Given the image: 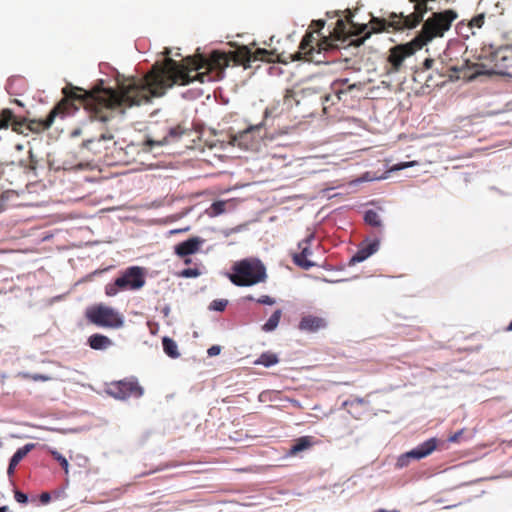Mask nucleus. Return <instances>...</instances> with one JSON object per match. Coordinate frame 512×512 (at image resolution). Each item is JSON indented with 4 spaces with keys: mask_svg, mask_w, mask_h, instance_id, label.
Masks as SVG:
<instances>
[{
    "mask_svg": "<svg viewBox=\"0 0 512 512\" xmlns=\"http://www.w3.org/2000/svg\"><path fill=\"white\" fill-rule=\"evenodd\" d=\"M14 498L20 504H27L29 501V496L27 493L22 492L18 489L14 491Z\"/></svg>",
    "mask_w": 512,
    "mask_h": 512,
    "instance_id": "38",
    "label": "nucleus"
},
{
    "mask_svg": "<svg viewBox=\"0 0 512 512\" xmlns=\"http://www.w3.org/2000/svg\"><path fill=\"white\" fill-rule=\"evenodd\" d=\"M35 201L32 184L24 189H7L0 194V213L9 206L32 205Z\"/></svg>",
    "mask_w": 512,
    "mask_h": 512,
    "instance_id": "10",
    "label": "nucleus"
},
{
    "mask_svg": "<svg viewBox=\"0 0 512 512\" xmlns=\"http://www.w3.org/2000/svg\"><path fill=\"white\" fill-rule=\"evenodd\" d=\"M106 392L115 399L126 400L129 397L140 398L144 390L136 377H130L111 382L107 385Z\"/></svg>",
    "mask_w": 512,
    "mask_h": 512,
    "instance_id": "9",
    "label": "nucleus"
},
{
    "mask_svg": "<svg viewBox=\"0 0 512 512\" xmlns=\"http://www.w3.org/2000/svg\"><path fill=\"white\" fill-rule=\"evenodd\" d=\"M270 115H271V111L267 108V109L264 111L263 121H262L258 126H256V128L266 126V121L268 120V118L270 117Z\"/></svg>",
    "mask_w": 512,
    "mask_h": 512,
    "instance_id": "47",
    "label": "nucleus"
},
{
    "mask_svg": "<svg viewBox=\"0 0 512 512\" xmlns=\"http://www.w3.org/2000/svg\"><path fill=\"white\" fill-rule=\"evenodd\" d=\"M506 331H512V320L510 321L509 325L507 326Z\"/></svg>",
    "mask_w": 512,
    "mask_h": 512,
    "instance_id": "64",
    "label": "nucleus"
},
{
    "mask_svg": "<svg viewBox=\"0 0 512 512\" xmlns=\"http://www.w3.org/2000/svg\"><path fill=\"white\" fill-rule=\"evenodd\" d=\"M228 305L226 299H215L209 304V309L212 311L222 312Z\"/></svg>",
    "mask_w": 512,
    "mask_h": 512,
    "instance_id": "31",
    "label": "nucleus"
},
{
    "mask_svg": "<svg viewBox=\"0 0 512 512\" xmlns=\"http://www.w3.org/2000/svg\"><path fill=\"white\" fill-rule=\"evenodd\" d=\"M256 302L258 304H262V305H274L275 304V299L269 295H262L261 297L257 298L256 299Z\"/></svg>",
    "mask_w": 512,
    "mask_h": 512,
    "instance_id": "39",
    "label": "nucleus"
},
{
    "mask_svg": "<svg viewBox=\"0 0 512 512\" xmlns=\"http://www.w3.org/2000/svg\"><path fill=\"white\" fill-rule=\"evenodd\" d=\"M412 454L411 451H407L403 454H401L398 459H397V462H396V467L397 468H404V467H407L410 463V461L413 459L414 460V456L413 455H410Z\"/></svg>",
    "mask_w": 512,
    "mask_h": 512,
    "instance_id": "29",
    "label": "nucleus"
},
{
    "mask_svg": "<svg viewBox=\"0 0 512 512\" xmlns=\"http://www.w3.org/2000/svg\"><path fill=\"white\" fill-rule=\"evenodd\" d=\"M84 129L81 128V127H78V128H75L71 131L70 133V138L73 140L77 137H79L80 135L84 134Z\"/></svg>",
    "mask_w": 512,
    "mask_h": 512,
    "instance_id": "44",
    "label": "nucleus"
},
{
    "mask_svg": "<svg viewBox=\"0 0 512 512\" xmlns=\"http://www.w3.org/2000/svg\"><path fill=\"white\" fill-rule=\"evenodd\" d=\"M205 242V239L199 236L190 237L174 246V253L183 258L195 254L202 244Z\"/></svg>",
    "mask_w": 512,
    "mask_h": 512,
    "instance_id": "14",
    "label": "nucleus"
},
{
    "mask_svg": "<svg viewBox=\"0 0 512 512\" xmlns=\"http://www.w3.org/2000/svg\"><path fill=\"white\" fill-rule=\"evenodd\" d=\"M357 88V84H349L348 78H340L333 81L328 88V93L330 96L335 95L337 98H334L333 104H337L340 101H346V95L348 92Z\"/></svg>",
    "mask_w": 512,
    "mask_h": 512,
    "instance_id": "13",
    "label": "nucleus"
},
{
    "mask_svg": "<svg viewBox=\"0 0 512 512\" xmlns=\"http://www.w3.org/2000/svg\"><path fill=\"white\" fill-rule=\"evenodd\" d=\"M162 54L167 59L168 67L159 68L140 79H131L121 87L119 92L112 87H106L103 79L96 81L93 92L66 81V117L74 115L80 106H83L91 117L102 125L98 137H87L82 140L81 149L96 152L100 150L101 142L113 140V132L117 127L111 121L116 112L123 115L125 108L150 103L152 98L163 96L167 89L178 82L187 85L194 80L204 83L224 78L225 68L218 69L215 76L199 72L207 64L205 57L200 60L186 58L188 62V72H186L180 63L170 57V48H164Z\"/></svg>",
    "mask_w": 512,
    "mask_h": 512,
    "instance_id": "1",
    "label": "nucleus"
},
{
    "mask_svg": "<svg viewBox=\"0 0 512 512\" xmlns=\"http://www.w3.org/2000/svg\"><path fill=\"white\" fill-rule=\"evenodd\" d=\"M491 59L497 69V74L508 75L505 70L512 67V50L509 47L506 45L498 47L492 52Z\"/></svg>",
    "mask_w": 512,
    "mask_h": 512,
    "instance_id": "12",
    "label": "nucleus"
},
{
    "mask_svg": "<svg viewBox=\"0 0 512 512\" xmlns=\"http://www.w3.org/2000/svg\"><path fill=\"white\" fill-rule=\"evenodd\" d=\"M429 0H410L411 3H414L415 11L410 15L402 14V26L406 29L415 28L420 22L423 21L424 15L427 13L429 8L427 7V2Z\"/></svg>",
    "mask_w": 512,
    "mask_h": 512,
    "instance_id": "11",
    "label": "nucleus"
},
{
    "mask_svg": "<svg viewBox=\"0 0 512 512\" xmlns=\"http://www.w3.org/2000/svg\"><path fill=\"white\" fill-rule=\"evenodd\" d=\"M220 352H221V346H219V345H212L207 350V354L209 357L217 356L220 354Z\"/></svg>",
    "mask_w": 512,
    "mask_h": 512,
    "instance_id": "43",
    "label": "nucleus"
},
{
    "mask_svg": "<svg viewBox=\"0 0 512 512\" xmlns=\"http://www.w3.org/2000/svg\"><path fill=\"white\" fill-rule=\"evenodd\" d=\"M281 316L282 310L276 309L268 318V320L262 325V331L266 333L273 332L278 327Z\"/></svg>",
    "mask_w": 512,
    "mask_h": 512,
    "instance_id": "23",
    "label": "nucleus"
},
{
    "mask_svg": "<svg viewBox=\"0 0 512 512\" xmlns=\"http://www.w3.org/2000/svg\"><path fill=\"white\" fill-rule=\"evenodd\" d=\"M146 283V269L140 266L126 268L113 282L105 286V294L109 297L117 295L120 291L139 290Z\"/></svg>",
    "mask_w": 512,
    "mask_h": 512,
    "instance_id": "6",
    "label": "nucleus"
},
{
    "mask_svg": "<svg viewBox=\"0 0 512 512\" xmlns=\"http://www.w3.org/2000/svg\"><path fill=\"white\" fill-rule=\"evenodd\" d=\"M56 116H59L60 118L64 117V96L58 101L56 106L51 109L45 118L38 120L39 127L42 130L49 129L53 124Z\"/></svg>",
    "mask_w": 512,
    "mask_h": 512,
    "instance_id": "19",
    "label": "nucleus"
},
{
    "mask_svg": "<svg viewBox=\"0 0 512 512\" xmlns=\"http://www.w3.org/2000/svg\"><path fill=\"white\" fill-rule=\"evenodd\" d=\"M178 275L182 278H196L201 275V271L197 267H188L181 270Z\"/></svg>",
    "mask_w": 512,
    "mask_h": 512,
    "instance_id": "30",
    "label": "nucleus"
},
{
    "mask_svg": "<svg viewBox=\"0 0 512 512\" xmlns=\"http://www.w3.org/2000/svg\"><path fill=\"white\" fill-rule=\"evenodd\" d=\"M99 71L100 73L105 75L118 74L117 70L106 62L99 63Z\"/></svg>",
    "mask_w": 512,
    "mask_h": 512,
    "instance_id": "34",
    "label": "nucleus"
},
{
    "mask_svg": "<svg viewBox=\"0 0 512 512\" xmlns=\"http://www.w3.org/2000/svg\"><path fill=\"white\" fill-rule=\"evenodd\" d=\"M314 239V234L313 233H310L305 239H303L302 241H300L299 243H302V244H305V245H310L311 241Z\"/></svg>",
    "mask_w": 512,
    "mask_h": 512,
    "instance_id": "54",
    "label": "nucleus"
},
{
    "mask_svg": "<svg viewBox=\"0 0 512 512\" xmlns=\"http://www.w3.org/2000/svg\"><path fill=\"white\" fill-rule=\"evenodd\" d=\"M489 71L484 64L471 62L469 59H463L457 64L447 67L443 75L447 76L452 82L463 79L467 82L474 81L477 77L488 75Z\"/></svg>",
    "mask_w": 512,
    "mask_h": 512,
    "instance_id": "8",
    "label": "nucleus"
},
{
    "mask_svg": "<svg viewBox=\"0 0 512 512\" xmlns=\"http://www.w3.org/2000/svg\"><path fill=\"white\" fill-rule=\"evenodd\" d=\"M312 445V437L302 436L295 440L290 448V453L295 455L301 451L308 449Z\"/></svg>",
    "mask_w": 512,
    "mask_h": 512,
    "instance_id": "24",
    "label": "nucleus"
},
{
    "mask_svg": "<svg viewBox=\"0 0 512 512\" xmlns=\"http://www.w3.org/2000/svg\"><path fill=\"white\" fill-rule=\"evenodd\" d=\"M162 347H163L164 353L168 357H170L172 359H177L180 356V353L178 351V345H177L176 341H174L172 338H170L168 336H164L162 338Z\"/></svg>",
    "mask_w": 512,
    "mask_h": 512,
    "instance_id": "21",
    "label": "nucleus"
},
{
    "mask_svg": "<svg viewBox=\"0 0 512 512\" xmlns=\"http://www.w3.org/2000/svg\"><path fill=\"white\" fill-rule=\"evenodd\" d=\"M48 166H49V171H54V172H57L62 168L60 165H55V163L50 160L48 161Z\"/></svg>",
    "mask_w": 512,
    "mask_h": 512,
    "instance_id": "52",
    "label": "nucleus"
},
{
    "mask_svg": "<svg viewBox=\"0 0 512 512\" xmlns=\"http://www.w3.org/2000/svg\"><path fill=\"white\" fill-rule=\"evenodd\" d=\"M168 143H169V140H167V138H163L160 141H155V140H153L151 138H148V139H146L144 144H145L146 147H148L149 150H151L155 146H163V145H166Z\"/></svg>",
    "mask_w": 512,
    "mask_h": 512,
    "instance_id": "37",
    "label": "nucleus"
},
{
    "mask_svg": "<svg viewBox=\"0 0 512 512\" xmlns=\"http://www.w3.org/2000/svg\"><path fill=\"white\" fill-rule=\"evenodd\" d=\"M334 98L337 96H330L325 87H295L286 90L283 104L288 109L297 108L298 112L306 117L316 115L319 110L327 114L328 108L334 105Z\"/></svg>",
    "mask_w": 512,
    "mask_h": 512,
    "instance_id": "3",
    "label": "nucleus"
},
{
    "mask_svg": "<svg viewBox=\"0 0 512 512\" xmlns=\"http://www.w3.org/2000/svg\"><path fill=\"white\" fill-rule=\"evenodd\" d=\"M54 457L58 461L59 465L64 468V455L59 452H54Z\"/></svg>",
    "mask_w": 512,
    "mask_h": 512,
    "instance_id": "51",
    "label": "nucleus"
},
{
    "mask_svg": "<svg viewBox=\"0 0 512 512\" xmlns=\"http://www.w3.org/2000/svg\"><path fill=\"white\" fill-rule=\"evenodd\" d=\"M462 434H463V429H461V430H459V431L455 432L453 435H451V436L448 438V441H449V442H453V443H454V442H458V441H459V439H460V437L462 436Z\"/></svg>",
    "mask_w": 512,
    "mask_h": 512,
    "instance_id": "46",
    "label": "nucleus"
},
{
    "mask_svg": "<svg viewBox=\"0 0 512 512\" xmlns=\"http://www.w3.org/2000/svg\"><path fill=\"white\" fill-rule=\"evenodd\" d=\"M228 277L239 287L256 285L266 280V267L258 258H245L234 263Z\"/></svg>",
    "mask_w": 512,
    "mask_h": 512,
    "instance_id": "5",
    "label": "nucleus"
},
{
    "mask_svg": "<svg viewBox=\"0 0 512 512\" xmlns=\"http://www.w3.org/2000/svg\"><path fill=\"white\" fill-rule=\"evenodd\" d=\"M349 405H354V401L352 400H346L343 402V406L346 407V406H349Z\"/></svg>",
    "mask_w": 512,
    "mask_h": 512,
    "instance_id": "61",
    "label": "nucleus"
},
{
    "mask_svg": "<svg viewBox=\"0 0 512 512\" xmlns=\"http://www.w3.org/2000/svg\"><path fill=\"white\" fill-rule=\"evenodd\" d=\"M220 233L224 236V237H229L231 236L233 233H232V229L231 228H223L220 230Z\"/></svg>",
    "mask_w": 512,
    "mask_h": 512,
    "instance_id": "55",
    "label": "nucleus"
},
{
    "mask_svg": "<svg viewBox=\"0 0 512 512\" xmlns=\"http://www.w3.org/2000/svg\"><path fill=\"white\" fill-rule=\"evenodd\" d=\"M203 94V91L201 89H189L186 92L183 93V97L189 100L198 99Z\"/></svg>",
    "mask_w": 512,
    "mask_h": 512,
    "instance_id": "36",
    "label": "nucleus"
},
{
    "mask_svg": "<svg viewBox=\"0 0 512 512\" xmlns=\"http://www.w3.org/2000/svg\"><path fill=\"white\" fill-rule=\"evenodd\" d=\"M170 311H171V309H170L169 305H165L162 308V310H161V312L163 313L164 317H168V315L170 314Z\"/></svg>",
    "mask_w": 512,
    "mask_h": 512,
    "instance_id": "57",
    "label": "nucleus"
},
{
    "mask_svg": "<svg viewBox=\"0 0 512 512\" xmlns=\"http://www.w3.org/2000/svg\"><path fill=\"white\" fill-rule=\"evenodd\" d=\"M325 20L323 19H317V20H313L312 23H311V27L316 31V32H320L324 26H325Z\"/></svg>",
    "mask_w": 512,
    "mask_h": 512,
    "instance_id": "42",
    "label": "nucleus"
},
{
    "mask_svg": "<svg viewBox=\"0 0 512 512\" xmlns=\"http://www.w3.org/2000/svg\"><path fill=\"white\" fill-rule=\"evenodd\" d=\"M247 224L244 223V224H240V225H237L235 227H232V233H239V232H242V231H245L247 229Z\"/></svg>",
    "mask_w": 512,
    "mask_h": 512,
    "instance_id": "50",
    "label": "nucleus"
},
{
    "mask_svg": "<svg viewBox=\"0 0 512 512\" xmlns=\"http://www.w3.org/2000/svg\"><path fill=\"white\" fill-rule=\"evenodd\" d=\"M86 318L90 323L103 328L117 329L124 325L123 316L114 308L104 304L87 309Z\"/></svg>",
    "mask_w": 512,
    "mask_h": 512,
    "instance_id": "7",
    "label": "nucleus"
},
{
    "mask_svg": "<svg viewBox=\"0 0 512 512\" xmlns=\"http://www.w3.org/2000/svg\"><path fill=\"white\" fill-rule=\"evenodd\" d=\"M439 440L435 437L429 438L426 441L420 443L410 451L411 455L414 456V460H421L429 456L433 451L437 449Z\"/></svg>",
    "mask_w": 512,
    "mask_h": 512,
    "instance_id": "17",
    "label": "nucleus"
},
{
    "mask_svg": "<svg viewBox=\"0 0 512 512\" xmlns=\"http://www.w3.org/2000/svg\"><path fill=\"white\" fill-rule=\"evenodd\" d=\"M363 219L364 222L371 227H382V220L379 214L373 209L366 210Z\"/></svg>",
    "mask_w": 512,
    "mask_h": 512,
    "instance_id": "26",
    "label": "nucleus"
},
{
    "mask_svg": "<svg viewBox=\"0 0 512 512\" xmlns=\"http://www.w3.org/2000/svg\"><path fill=\"white\" fill-rule=\"evenodd\" d=\"M352 401H354V404H363L364 403V399L363 398H360V397H357L355 399H353Z\"/></svg>",
    "mask_w": 512,
    "mask_h": 512,
    "instance_id": "59",
    "label": "nucleus"
},
{
    "mask_svg": "<svg viewBox=\"0 0 512 512\" xmlns=\"http://www.w3.org/2000/svg\"><path fill=\"white\" fill-rule=\"evenodd\" d=\"M23 79L21 77H11L7 81L6 89L9 93H12L14 84L18 82H22Z\"/></svg>",
    "mask_w": 512,
    "mask_h": 512,
    "instance_id": "41",
    "label": "nucleus"
},
{
    "mask_svg": "<svg viewBox=\"0 0 512 512\" xmlns=\"http://www.w3.org/2000/svg\"><path fill=\"white\" fill-rule=\"evenodd\" d=\"M87 345L93 350L103 351L111 347L113 341L101 333H94L88 337Z\"/></svg>",
    "mask_w": 512,
    "mask_h": 512,
    "instance_id": "20",
    "label": "nucleus"
},
{
    "mask_svg": "<svg viewBox=\"0 0 512 512\" xmlns=\"http://www.w3.org/2000/svg\"><path fill=\"white\" fill-rule=\"evenodd\" d=\"M30 161H2L0 160V184L4 183L10 186H20L24 183L25 187L32 184V189L38 185L36 179L41 176L45 166L35 159L30 151Z\"/></svg>",
    "mask_w": 512,
    "mask_h": 512,
    "instance_id": "4",
    "label": "nucleus"
},
{
    "mask_svg": "<svg viewBox=\"0 0 512 512\" xmlns=\"http://www.w3.org/2000/svg\"><path fill=\"white\" fill-rule=\"evenodd\" d=\"M16 467H17V464H15V463H13L12 461L9 460V464H8V468H7L8 476L11 477V476L14 475Z\"/></svg>",
    "mask_w": 512,
    "mask_h": 512,
    "instance_id": "49",
    "label": "nucleus"
},
{
    "mask_svg": "<svg viewBox=\"0 0 512 512\" xmlns=\"http://www.w3.org/2000/svg\"><path fill=\"white\" fill-rule=\"evenodd\" d=\"M434 63V60L432 58H426L423 63H422V66H423V69L424 70H429L432 68V65Z\"/></svg>",
    "mask_w": 512,
    "mask_h": 512,
    "instance_id": "48",
    "label": "nucleus"
},
{
    "mask_svg": "<svg viewBox=\"0 0 512 512\" xmlns=\"http://www.w3.org/2000/svg\"><path fill=\"white\" fill-rule=\"evenodd\" d=\"M226 201L224 200H216L214 201L209 209L207 210V214L210 216V217H217L223 213H225L226 211Z\"/></svg>",
    "mask_w": 512,
    "mask_h": 512,
    "instance_id": "27",
    "label": "nucleus"
},
{
    "mask_svg": "<svg viewBox=\"0 0 512 512\" xmlns=\"http://www.w3.org/2000/svg\"><path fill=\"white\" fill-rule=\"evenodd\" d=\"M35 443H27L24 446L18 448L11 456L10 461L15 464H19L24 457L35 448Z\"/></svg>",
    "mask_w": 512,
    "mask_h": 512,
    "instance_id": "25",
    "label": "nucleus"
},
{
    "mask_svg": "<svg viewBox=\"0 0 512 512\" xmlns=\"http://www.w3.org/2000/svg\"><path fill=\"white\" fill-rule=\"evenodd\" d=\"M326 327V319L311 314L303 316L298 324L299 330L307 333H316Z\"/></svg>",
    "mask_w": 512,
    "mask_h": 512,
    "instance_id": "16",
    "label": "nucleus"
},
{
    "mask_svg": "<svg viewBox=\"0 0 512 512\" xmlns=\"http://www.w3.org/2000/svg\"><path fill=\"white\" fill-rule=\"evenodd\" d=\"M279 362V358H278V355L273 353V352H270V351H266V352H263L255 361H254V364L255 365H262L266 368H269V367H272L273 365H276L277 363Z\"/></svg>",
    "mask_w": 512,
    "mask_h": 512,
    "instance_id": "22",
    "label": "nucleus"
},
{
    "mask_svg": "<svg viewBox=\"0 0 512 512\" xmlns=\"http://www.w3.org/2000/svg\"><path fill=\"white\" fill-rule=\"evenodd\" d=\"M190 230V227L187 226L185 228H181V229H173L170 231V234H177V233H182V232H187Z\"/></svg>",
    "mask_w": 512,
    "mask_h": 512,
    "instance_id": "56",
    "label": "nucleus"
},
{
    "mask_svg": "<svg viewBox=\"0 0 512 512\" xmlns=\"http://www.w3.org/2000/svg\"><path fill=\"white\" fill-rule=\"evenodd\" d=\"M191 209L192 208H187V209L183 210L181 213L177 214L175 217L182 218V217L186 216L191 211Z\"/></svg>",
    "mask_w": 512,
    "mask_h": 512,
    "instance_id": "58",
    "label": "nucleus"
},
{
    "mask_svg": "<svg viewBox=\"0 0 512 512\" xmlns=\"http://www.w3.org/2000/svg\"><path fill=\"white\" fill-rule=\"evenodd\" d=\"M380 241L379 239L366 240V242L359 247L356 253L349 260V265H355L361 263L372 256L379 250Z\"/></svg>",
    "mask_w": 512,
    "mask_h": 512,
    "instance_id": "15",
    "label": "nucleus"
},
{
    "mask_svg": "<svg viewBox=\"0 0 512 512\" xmlns=\"http://www.w3.org/2000/svg\"><path fill=\"white\" fill-rule=\"evenodd\" d=\"M63 492H64V487L61 486V487L51 491L50 493H52V499L57 500V499H60Z\"/></svg>",
    "mask_w": 512,
    "mask_h": 512,
    "instance_id": "45",
    "label": "nucleus"
},
{
    "mask_svg": "<svg viewBox=\"0 0 512 512\" xmlns=\"http://www.w3.org/2000/svg\"><path fill=\"white\" fill-rule=\"evenodd\" d=\"M8 506L4 505L0 507V512H8Z\"/></svg>",
    "mask_w": 512,
    "mask_h": 512,
    "instance_id": "62",
    "label": "nucleus"
},
{
    "mask_svg": "<svg viewBox=\"0 0 512 512\" xmlns=\"http://www.w3.org/2000/svg\"><path fill=\"white\" fill-rule=\"evenodd\" d=\"M184 134V129H182L180 126L171 127L168 130V134L165 138H172V139H179Z\"/></svg>",
    "mask_w": 512,
    "mask_h": 512,
    "instance_id": "33",
    "label": "nucleus"
},
{
    "mask_svg": "<svg viewBox=\"0 0 512 512\" xmlns=\"http://www.w3.org/2000/svg\"><path fill=\"white\" fill-rule=\"evenodd\" d=\"M52 500V493L49 491L42 492L39 495V501L42 505L48 504Z\"/></svg>",
    "mask_w": 512,
    "mask_h": 512,
    "instance_id": "40",
    "label": "nucleus"
},
{
    "mask_svg": "<svg viewBox=\"0 0 512 512\" xmlns=\"http://www.w3.org/2000/svg\"><path fill=\"white\" fill-rule=\"evenodd\" d=\"M484 19H485V14L480 13L471 19L470 24L466 28L468 30H471L474 27L481 28L484 24Z\"/></svg>",
    "mask_w": 512,
    "mask_h": 512,
    "instance_id": "32",
    "label": "nucleus"
},
{
    "mask_svg": "<svg viewBox=\"0 0 512 512\" xmlns=\"http://www.w3.org/2000/svg\"><path fill=\"white\" fill-rule=\"evenodd\" d=\"M457 18V13L452 9L432 13L424 22L420 33L409 43L392 47L389 51L388 62L392 72H398L404 61L412 56L416 50L421 49L436 37H442Z\"/></svg>",
    "mask_w": 512,
    "mask_h": 512,
    "instance_id": "2",
    "label": "nucleus"
},
{
    "mask_svg": "<svg viewBox=\"0 0 512 512\" xmlns=\"http://www.w3.org/2000/svg\"><path fill=\"white\" fill-rule=\"evenodd\" d=\"M268 52L266 49H258V54L259 56L263 57L264 55H266Z\"/></svg>",
    "mask_w": 512,
    "mask_h": 512,
    "instance_id": "60",
    "label": "nucleus"
},
{
    "mask_svg": "<svg viewBox=\"0 0 512 512\" xmlns=\"http://www.w3.org/2000/svg\"><path fill=\"white\" fill-rule=\"evenodd\" d=\"M416 164H417L416 161L399 162V163H396L393 166H391L390 171L394 172V171L404 170L406 168L413 167Z\"/></svg>",
    "mask_w": 512,
    "mask_h": 512,
    "instance_id": "35",
    "label": "nucleus"
},
{
    "mask_svg": "<svg viewBox=\"0 0 512 512\" xmlns=\"http://www.w3.org/2000/svg\"><path fill=\"white\" fill-rule=\"evenodd\" d=\"M298 247L301 251L293 255V262L295 265L304 270H309L314 267L316 264L308 259V256L312 255L310 245L299 243Z\"/></svg>",
    "mask_w": 512,
    "mask_h": 512,
    "instance_id": "18",
    "label": "nucleus"
},
{
    "mask_svg": "<svg viewBox=\"0 0 512 512\" xmlns=\"http://www.w3.org/2000/svg\"><path fill=\"white\" fill-rule=\"evenodd\" d=\"M506 331H512V320L510 321L509 325L507 326Z\"/></svg>",
    "mask_w": 512,
    "mask_h": 512,
    "instance_id": "63",
    "label": "nucleus"
},
{
    "mask_svg": "<svg viewBox=\"0 0 512 512\" xmlns=\"http://www.w3.org/2000/svg\"><path fill=\"white\" fill-rule=\"evenodd\" d=\"M14 113L10 109H3L0 113V129L8 128L14 119Z\"/></svg>",
    "mask_w": 512,
    "mask_h": 512,
    "instance_id": "28",
    "label": "nucleus"
},
{
    "mask_svg": "<svg viewBox=\"0 0 512 512\" xmlns=\"http://www.w3.org/2000/svg\"><path fill=\"white\" fill-rule=\"evenodd\" d=\"M76 459H77V464L79 466H85L88 462V459L85 456H77Z\"/></svg>",
    "mask_w": 512,
    "mask_h": 512,
    "instance_id": "53",
    "label": "nucleus"
}]
</instances>
